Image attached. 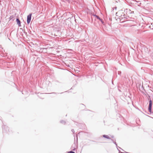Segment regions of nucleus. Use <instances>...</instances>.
Returning a JSON list of instances; mask_svg holds the SVG:
<instances>
[{
    "mask_svg": "<svg viewBox=\"0 0 153 153\" xmlns=\"http://www.w3.org/2000/svg\"><path fill=\"white\" fill-rule=\"evenodd\" d=\"M128 10L129 11H130V10L127 9H124V10H120L116 13V15L117 16H121V15L124 14L125 13L127 14V11Z\"/></svg>",
    "mask_w": 153,
    "mask_h": 153,
    "instance_id": "f257e3e1",
    "label": "nucleus"
},
{
    "mask_svg": "<svg viewBox=\"0 0 153 153\" xmlns=\"http://www.w3.org/2000/svg\"><path fill=\"white\" fill-rule=\"evenodd\" d=\"M152 101L151 99L149 100V104L148 108V110L150 113L152 112Z\"/></svg>",
    "mask_w": 153,
    "mask_h": 153,
    "instance_id": "f03ea898",
    "label": "nucleus"
},
{
    "mask_svg": "<svg viewBox=\"0 0 153 153\" xmlns=\"http://www.w3.org/2000/svg\"><path fill=\"white\" fill-rule=\"evenodd\" d=\"M32 16V13H30L29 15L27 16V24H29L31 21V18Z\"/></svg>",
    "mask_w": 153,
    "mask_h": 153,
    "instance_id": "7ed1b4c3",
    "label": "nucleus"
},
{
    "mask_svg": "<svg viewBox=\"0 0 153 153\" xmlns=\"http://www.w3.org/2000/svg\"><path fill=\"white\" fill-rule=\"evenodd\" d=\"M111 141L113 142V143L115 144V145H116L117 147V149L119 150V152H120V151L119 150V149H118V148L119 147V148L120 149H122V150L123 151V150L121 148L119 147H118L117 146V144L116 142V140L115 139H111Z\"/></svg>",
    "mask_w": 153,
    "mask_h": 153,
    "instance_id": "20e7f679",
    "label": "nucleus"
},
{
    "mask_svg": "<svg viewBox=\"0 0 153 153\" xmlns=\"http://www.w3.org/2000/svg\"><path fill=\"white\" fill-rule=\"evenodd\" d=\"M16 22L17 23V24L19 26V27H20L21 26V22H20V20H19V19L18 18H17L16 19Z\"/></svg>",
    "mask_w": 153,
    "mask_h": 153,
    "instance_id": "39448f33",
    "label": "nucleus"
},
{
    "mask_svg": "<svg viewBox=\"0 0 153 153\" xmlns=\"http://www.w3.org/2000/svg\"><path fill=\"white\" fill-rule=\"evenodd\" d=\"M119 17H120L123 19V18H127V16L125 14H123L121 15V16H118Z\"/></svg>",
    "mask_w": 153,
    "mask_h": 153,
    "instance_id": "423d86ee",
    "label": "nucleus"
},
{
    "mask_svg": "<svg viewBox=\"0 0 153 153\" xmlns=\"http://www.w3.org/2000/svg\"><path fill=\"white\" fill-rule=\"evenodd\" d=\"M2 128L3 129L5 130H5L6 131H7V130L8 131H9V129H8V128L7 126H2Z\"/></svg>",
    "mask_w": 153,
    "mask_h": 153,
    "instance_id": "0eeeda50",
    "label": "nucleus"
},
{
    "mask_svg": "<svg viewBox=\"0 0 153 153\" xmlns=\"http://www.w3.org/2000/svg\"><path fill=\"white\" fill-rule=\"evenodd\" d=\"M102 137H104V138H107V139H111V138L110 137H109L108 135H105V134H104V135H102Z\"/></svg>",
    "mask_w": 153,
    "mask_h": 153,
    "instance_id": "6e6552de",
    "label": "nucleus"
},
{
    "mask_svg": "<svg viewBox=\"0 0 153 153\" xmlns=\"http://www.w3.org/2000/svg\"><path fill=\"white\" fill-rule=\"evenodd\" d=\"M149 27L151 29H153V25L152 23H151V25L149 26Z\"/></svg>",
    "mask_w": 153,
    "mask_h": 153,
    "instance_id": "1a4fd4ad",
    "label": "nucleus"
},
{
    "mask_svg": "<svg viewBox=\"0 0 153 153\" xmlns=\"http://www.w3.org/2000/svg\"><path fill=\"white\" fill-rule=\"evenodd\" d=\"M60 123H61L62 124H65V122L63 120H62L60 121Z\"/></svg>",
    "mask_w": 153,
    "mask_h": 153,
    "instance_id": "9d476101",
    "label": "nucleus"
},
{
    "mask_svg": "<svg viewBox=\"0 0 153 153\" xmlns=\"http://www.w3.org/2000/svg\"><path fill=\"white\" fill-rule=\"evenodd\" d=\"M94 16H95L97 19H99V20H100V18L98 16L94 15Z\"/></svg>",
    "mask_w": 153,
    "mask_h": 153,
    "instance_id": "9b49d317",
    "label": "nucleus"
},
{
    "mask_svg": "<svg viewBox=\"0 0 153 153\" xmlns=\"http://www.w3.org/2000/svg\"><path fill=\"white\" fill-rule=\"evenodd\" d=\"M68 153H75V152L72 151H70L68 152Z\"/></svg>",
    "mask_w": 153,
    "mask_h": 153,
    "instance_id": "f8f14e48",
    "label": "nucleus"
},
{
    "mask_svg": "<svg viewBox=\"0 0 153 153\" xmlns=\"http://www.w3.org/2000/svg\"><path fill=\"white\" fill-rule=\"evenodd\" d=\"M121 74V71H118V75H120Z\"/></svg>",
    "mask_w": 153,
    "mask_h": 153,
    "instance_id": "ddd939ff",
    "label": "nucleus"
},
{
    "mask_svg": "<svg viewBox=\"0 0 153 153\" xmlns=\"http://www.w3.org/2000/svg\"><path fill=\"white\" fill-rule=\"evenodd\" d=\"M99 20L102 23V24H103L104 22H103L102 20V19H100V20Z\"/></svg>",
    "mask_w": 153,
    "mask_h": 153,
    "instance_id": "4468645a",
    "label": "nucleus"
},
{
    "mask_svg": "<svg viewBox=\"0 0 153 153\" xmlns=\"http://www.w3.org/2000/svg\"><path fill=\"white\" fill-rule=\"evenodd\" d=\"M13 16H11L10 18V20L12 19V18H13Z\"/></svg>",
    "mask_w": 153,
    "mask_h": 153,
    "instance_id": "2eb2a0df",
    "label": "nucleus"
},
{
    "mask_svg": "<svg viewBox=\"0 0 153 153\" xmlns=\"http://www.w3.org/2000/svg\"><path fill=\"white\" fill-rule=\"evenodd\" d=\"M71 131L73 133L74 132V131L73 129H72Z\"/></svg>",
    "mask_w": 153,
    "mask_h": 153,
    "instance_id": "dca6fc26",
    "label": "nucleus"
},
{
    "mask_svg": "<svg viewBox=\"0 0 153 153\" xmlns=\"http://www.w3.org/2000/svg\"><path fill=\"white\" fill-rule=\"evenodd\" d=\"M52 93V94H58L57 93H55V92H53V93Z\"/></svg>",
    "mask_w": 153,
    "mask_h": 153,
    "instance_id": "f3484780",
    "label": "nucleus"
},
{
    "mask_svg": "<svg viewBox=\"0 0 153 153\" xmlns=\"http://www.w3.org/2000/svg\"><path fill=\"white\" fill-rule=\"evenodd\" d=\"M111 137L112 138H113L114 137V136H112Z\"/></svg>",
    "mask_w": 153,
    "mask_h": 153,
    "instance_id": "a211bd4d",
    "label": "nucleus"
},
{
    "mask_svg": "<svg viewBox=\"0 0 153 153\" xmlns=\"http://www.w3.org/2000/svg\"><path fill=\"white\" fill-rule=\"evenodd\" d=\"M73 150L74 151H75V149L74 148V149H73Z\"/></svg>",
    "mask_w": 153,
    "mask_h": 153,
    "instance_id": "6ab92c4d",
    "label": "nucleus"
},
{
    "mask_svg": "<svg viewBox=\"0 0 153 153\" xmlns=\"http://www.w3.org/2000/svg\"><path fill=\"white\" fill-rule=\"evenodd\" d=\"M119 153H124L121 152H119Z\"/></svg>",
    "mask_w": 153,
    "mask_h": 153,
    "instance_id": "aec40b11",
    "label": "nucleus"
},
{
    "mask_svg": "<svg viewBox=\"0 0 153 153\" xmlns=\"http://www.w3.org/2000/svg\"><path fill=\"white\" fill-rule=\"evenodd\" d=\"M152 0V1H153V0Z\"/></svg>",
    "mask_w": 153,
    "mask_h": 153,
    "instance_id": "412c9836",
    "label": "nucleus"
}]
</instances>
